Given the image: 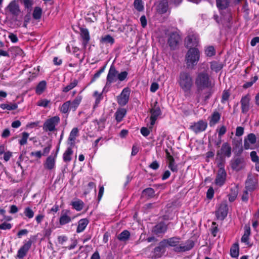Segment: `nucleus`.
<instances>
[{
    "mask_svg": "<svg viewBox=\"0 0 259 259\" xmlns=\"http://www.w3.org/2000/svg\"><path fill=\"white\" fill-rule=\"evenodd\" d=\"M160 244L162 247H174L175 251L177 252L189 251L194 246L193 241L187 240L184 243H181V238L178 237L163 239Z\"/></svg>",
    "mask_w": 259,
    "mask_h": 259,
    "instance_id": "nucleus-1",
    "label": "nucleus"
},
{
    "mask_svg": "<svg viewBox=\"0 0 259 259\" xmlns=\"http://www.w3.org/2000/svg\"><path fill=\"white\" fill-rule=\"evenodd\" d=\"M178 82L185 96H188L190 94L193 85V80L189 73L184 71L181 72L179 76Z\"/></svg>",
    "mask_w": 259,
    "mask_h": 259,
    "instance_id": "nucleus-2",
    "label": "nucleus"
},
{
    "mask_svg": "<svg viewBox=\"0 0 259 259\" xmlns=\"http://www.w3.org/2000/svg\"><path fill=\"white\" fill-rule=\"evenodd\" d=\"M195 84L198 92L212 87L211 79L206 71L199 72L196 74Z\"/></svg>",
    "mask_w": 259,
    "mask_h": 259,
    "instance_id": "nucleus-3",
    "label": "nucleus"
},
{
    "mask_svg": "<svg viewBox=\"0 0 259 259\" xmlns=\"http://www.w3.org/2000/svg\"><path fill=\"white\" fill-rule=\"evenodd\" d=\"M200 58V54L197 48H190L188 50L186 55L185 61L189 68H193L198 62Z\"/></svg>",
    "mask_w": 259,
    "mask_h": 259,
    "instance_id": "nucleus-4",
    "label": "nucleus"
},
{
    "mask_svg": "<svg viewBox=\"0 0 259 259\" xmlns=\"http://www.w3.org/2000/svg\"><path fill=\"white\" fill-rule=\"evenodd\" d=\"M60 118L58 116H55L47 119L43 124V130L45 132H54L57 131L56 126L59 124Z\"/></svg>",
    "mask_w": 259,
    "mask_h": 259,
    "instance_id": "nucleus-5",
    "label": "nucleus"
},
{
    "mask_svg": "<svg viewBox=\"0 0 259 259\" xmlns=\"http://www.w3.org/2000/svg\"><path fill=\"white\" fill-rule=\"evenodd\" d=\"M216 2L221 14L224 19L229 20L231 17L230 11L228 9L230 0H216Z\"/></svg>",
    "mask_w": 259,
    "mask_h": 259,
    "instance_id": "nucleus-6",
    "label": "nucleus"
},
{
    "mask_svg": "<svg viewBox=\"0 0 259 259\" xmlns=\"http://www.w3.org/2000/svg\"><path fill=\"white\" fill-rule=\"evenodd\" d=\"M131 90L128 88L123 89L121 94L117 97V103L120 106L125 105L129 100Z\"/></svg>",
    "mask_w": 259,
    "mask_h": 259,
    "instance_id": "nucleus-7",
    "label": "nucleus"
},
{
    "mask_svg": "<svg viewBox=\"0 0 259 259\" xmlns=\"http://www.w3.org/2000/svg\"><path fill=\"white\" fill-rule=\"evenodd\" d=\"M231 150L230 145L225 142L223 144L221 149L217 152V156L222 159L225 157H230L231 156Z\"/></svg>",
    "mask_w": 259,
    "mask_h": 259,
    "instance_id": "nucleus-8",
    "label": "nucleus"
},
{
    "mask_svg": "<svg viewBox=\"0 0 259 259\" xmlns=\"http://www.w3.org/2000/svg\"><path fill=\"white\" fill-rule=\"evenodd\" d=\"M207 126V123L206 121L202 120L198 122H193L190 125V129L195 133L198 134L204 131Z\"/></svg>",
    "mask_w": 259,
    "mask_h": 259,
    "instance_id": "nucleus-9",
    "label": "nucleus"
},
{
    "mask_svg": "<svg viewBox=\"0 0 259 259\" xmlns=\"http://www.w3.org/2000/svg\"><path fill=\"white\" fill-rule=\"evenodd\" d=\"M117 73L118 71L116 70L115 67L113 65H111L107 76L106 86L110 85L112 83L117 80Z\"/></svg>",
    "mask_w": 259,
    "mask_h": 259,
    "instance_id": "nucleus-10",
    "label": "nucleus"
},
{
    "mask_svg": "<svg viewBox=\"0 0 259 259\" xmlns=\"http://www.w3.org/2000/svg\"><path fill=\"white\" fill-rule=\"evenodd\" d=\"M150 112L151 116L150 118V125L149 128L152 129L158 117L161 114V110L159 107L154 106L150 109Z\"/></svg>",
    "mask_w": 259,
    "mask_h": 259,
    "instance_id": "nucleus-11",
    "label": "nucleus"
},
{
    "mask_svg": "<svg viewBox=\"0 0 259 259\" xmlns=\"http://www.w3.org/2000/svg\"><path fill=\"white\" fill-rule=\"evenodd\" d=\"M227 174L224 168L221 167L218 171L217 177L215 180V184L219 186H223L226 180Z\"/></svg>",
    "mask_w": 259,
    "mask_h": 259,
    "instance_id": "nucleus-12",
    "label": "nucleus"
},
{
    "mask_svg": "<svg viewBox=\"0 0 259 259\" xmlns=\"http://www.w3.org/2000/svg\"><path fill=\"white\" fill-rule=\"evenodd\" d=\"M251 100L249 94H247L243 96L241 99V108L242 113H246L249 110L250 101Z\"/></svg>",
    "mask_w": 259,
    "mask_h": 259,
    "instance_id": "nucleus-13",
    "label": "nucleus"
},
{
    "mask_svg": "<svg viewBox=\"0 0 259 259\" xmlns=\"http://www.w3.org/2000/svg\"><path fill=\"white\" fill-rule=\"evenodd\" d=\"M31 245L32 241L31 240H29L28 241L24 242L23 245L22 246L18 251L17 257L19 258H23L30 248Z\"/></svg>",
    "mask_w": 259,
    "mask_h": 259,
    "instance_id": "nucleus-14",
    "label": "nucleus"
},
{
    "mask_svg": "<svg viewBox=\"0 0 259 259\" xmlns=\"http://www.w3.org/2000/svg\"><path fill=\"white\" fill-rule=\"evenodd\" d=\"M180 39V36L177 32L171 33L168 39L167 42L171 49H175Z\"/></svg>",
    "mask_w": 259,
    "mask_h": 259,
    "instance_id": "nucleus-15",
    "label": "nucleus"
},
{
    "mask_svg": "<svg viewBox=\"0 0 259 259\" xmlns=\"http://www.w3.org/2000/svg\"><path fill=\"white\" fill-rule=\"evenodd\" d=\"M199 42V38L197 34H193L187 36L185 40L186 46L187 48H193V47L197 46Z\"/></svg>",
    "mask_w": 259,
    "mask_h": 259,
    "instance_id": "nucleus-16",
    "label": "nucleus"
},
{
    "mask_svg": "<svg viewBox=\"0 0 259 259\" xmlns=\"http://www.w3.org/2000/svg\"><path fill=\"white\" fill-rule=\"evenodd\" d=\"M70 211L68 209L63 210L59 219V223L61 225H64L71 222L73 218L70 216Z\"/></svg>",
    "mask_w": 259,
    "mask_h": 259,
    "instance_id": "nucleus-17",
    "label": "nucleus"
},
{
    "mask_svg": "<svg viewBox=\"0 0 259 259\" xmlns=\"http://www.w3.org/2000/svg\"><path fill=\"white\" fill-rule=\"evenodd\" d=\"M228 213V206L226 203L221 204L218 209L216 211V216L218 219L224 220Z\"/></svg>",
    "mask_w": 259,
    "mask_h": 259,
    "instance_id": "nucleus-18",
    "label": "nucleus"
},
{
    "mask_svg": "<svg viewBox=\"0 0 259 259\" xmlns=\"http://www.w3.org/2000/svg\"><path fill=\"white\" fill-rule=\"evenodd\" d=\"M256 142V138L254 134H249L247 135V138L244 140V147L246 150L249 149H253V147L251 146V145L254 144Z\"/></svg>",
    "mask_w": 259,
    "mask_h": 259,
    "instance_id": "nucleus-19",
    "label": "nucleus"
},
{
    "mask_svg": "<svg viewBox=\"0 0 259 259\" xmlns=\"http://www.w3.org/2000/svg\"><path fill=\"white\" fill-rule=\"evenodd\" d=\"M80 35L82 39V45L85 49L90 40V36L89 30L87 28H81L80 29Z\"/></svg>",
    "mask_w": 259,
    "mask_h": 259,
    "instance_id": "nucleus-20",
    "label": "nucleus"
},
{
    "mask_svg": "<svg viewBox=\"0 0 259 259\" xmlns=\"http://www.w3.org/2000/svg\"><path fill=\"white\" fill-rule=\"evenodd\" d=\"M56 156L57 153L54 156L50 155L47 158L44 164L45 168L51 170L55 167Z\"/></svg>",
    "mask_w": 259,
    "mask_h": 259,
    "instance_id": "nucleus-21",
    "label": "nucleus"
},
{
    "mask_svg": "<svg viewBox=\"0 0 259 259\" xmlns=\"http://www.w3.org/2000/svg\"><path fill=\"white\" fill-rule=\"evenodd\" d=\"M7 10L15 16H18L20 12L19 6L16 1L11 2L7 7Z\"/></svg>",
    "mask_w": 259,
    "mask_h": 259,
    "instance_id": "nucleus-22",
    "label": "nucleus"
},
{
    "mask_svg": "<svg viewBox=\"0 0 259 259\" xmlns=\"http://www.w3.org/2000/svg\"><path fill=\"white\" fill-rule=\"evenodd\" d=\"M79 130L77 127H74L71 130L68 139V144L71 146L75 144L76 138L78 136Z\"/></svg>",
    "mask_w": 259,
    "mask_h": 259,
    "instance_id": "nucleus-23",
    "label": "nucleus"
},
{
    "mask_svg": "<svg viewBox=\"0 0 259 259\" xmlns=\"http://www.w3.org/2000/svg\"><path fill=\"white\" fill-rule=\"evenodd\" d=\"M167 229V226L163 223H160L156 225L152 230L154 233L156 234L164 233Z\"/></svg>",
    "mask_w": 259,
    "mask_h": 259,
    "instance_id": "nucleus-24",
    "label": "nucleus"
},
{
    "mask_svg": "<svg viewBox=\"0 0 259 259\" xmlns=\"http://www.w3.org/2000/svg\"><path fill=\"white\" fill-rule=\"evenodd\" d=\"M250 235V228L249 225H245L244 227V233L241 237V242L246 245L249 244V236Z\"/></svg>",
    "mask_w": 259,
    "mask_h": 259,
    "instance_id": "nucleus-25",
    "label": "nucleus"
},
{
    "mask_svg": "<svg viewBox=\"0 0 259 259\" xmlns=\"http://www.w3.org/2000/svg\"><path fill=\"white\" fill-rule=\"evenodd\" d=\"M166 158L168 161V168L173 172H177L178 167L175 163L174 158L167 151H166Z\"/></svg>",
    "mask_w": 259,
    "mask_h": 259,
    "instance_id": "nucleus-26",
    "label": "nucleus"
},
{
    "mask_svg": "<svg viewBox=\"0 0 259 259\" xmlns=\"http://www.w3.org/2000/svg\"><path fill=\"white\" fill-rule=\"evenodd\" d=\"M257 186L255 180L252 177H248L246 181V189L248 191L254 190Z\"/></svg>",
    "mask_w": 259,
    "mask_h": 259,
    "instance_id": "nucleus-27",
    "label": "nucleus"
},
{
    "mask_svg": "<svg viewBox=\"0 0 259 259\" xmlns=\"http://www.w3.org/2000/svg\"><path fill=\"white\" fill-rule=\"evenodd\" d=\"M89 223L87 219H82L78 221L76 232L79 233L83 232Z\"/></svg>",
    "mask_w": 259,
    "mask_h": 259,
    "instance_id": "nucleus-28",
    "label": "nucleus"
},
{
    "mask_svg": "<svg viewBox=\"0 0 259 259\" xmlns=\"http://www.w3.org/2000/svg\"><path fill=\"white\" fill-rule=\"evenodd\" d=\"M126 113V110L124 108L118 109L115 113V119L117 122L122 121Z\"/></svg>",
    "mask_w": 259,
    "mask_h": 259,
    "instance_id": "nucleus-29",
    "label": "nucleus"
},
{
    "mask_svg": "<svg viewBox=\"0 0 259 259\" xmlns=\"http://www.w3.org/2000/svg\"><path fill=\"white\" fill-rule=\"evenodd\" d=\"M220 118V114L218 111L214 112L212 114L210 120L209 121L210 126H212L215 125L219 121Z\"/></svg>",
    "mask_w": 259,
    "mask_h": 259,
    "instance_id": "nucleus-30",
    "label": "nucleus"
},
{
    "mask_svg": "<svg viewBox=\"0 0 259 259\" xmlns=\"http://www.w3.org/2000/svg\"><path fill=\"white\" fill-rule=\"evenodd\" d=\"M73 154V150L71 147H68L63 155V160L68 162L71 160V155Z\"/></svg>",
    "mask_w": 259,
    "mask_h": 259,
    "instance_id": "nucleus-31",
    "label": "nucleus"
},
{
    "mask_svg": "<svg viewBox=\"0 0 259 259\" xmlns=\"http://www.w3.org/2000/svg\"><path fill=\"white\" fill-rule=\"evenodd\" d=\"M71 205L77 211H80L82 210L84 206L83 202L79 199H77L75 201L71 202Z\"/></svg>",
    "mask_w": 259,
    "mask_h": 259,
    "instance_id": "nucleus-32",
    "label": "nucleus"
},
{
    "mask_svg": "<svg viewBox=\"0 0 259 259\" xmlns=\"http://www.w3.org/2000/svg\"><path fill=\"white\" fill-rule=\"evenodd\" d=\"M47 83L45 81L43 80L40 81L37 85L35 92L37 95L41 94L46 89Z\"/></svg>",
    "mask_w": 259,
    "mask_h": 259,
    "instance_id": "nucleus-33",
    "label": "nucleus"
},
{
    "mask_svg": "<svg viewBox=\"0 0 259 259\" xmlns=\"http://www.w3.org/2000/svg\"><path fill=\"white\" fill-rule=\"evenodd\" d=\"M242 160L240 158H237L232 161L231 167L233 169L239 170L242 167Z\"/></svg>",
    "mask_w": 259,
    "mask_h": 259,
    "instance_id": "nucleus-34",
    "label": "nucleus"
},
{
    "mask_svg": "<svg viewBox=\"0 0 259 259\" xmlns=\"http://www.w3.org/2000/svg\"><path fill=\"white\" fill-rule=\"evenodd\" d=\"M0 107L3 110L7 109L8 110H14L18 108V105L16 103L8 104H2L0 105Z\"/></svg>",
    "mask_w": 259,
    "mask_h": 259,
    "instance_id": "nucleus-35",
    "label": "nucleus"
},
{
    "mask_svg": "<svg viewBox=\"0 0 259 259\" xmlns=\"http://www.w3.org/2000/svg\"><path fill=\"white\" fill-rule=\"evenodd\" d=\"M230 255L233 257H237L239 255V245L237 243L234 244L230 249Z\"/></svg>",
    "mask_w": 259,
    "mask_h": 259,
    "instance_id": "nucleus-36",
    "label": "nucleus"
},
{
    "mask_svg": "<svg viewBox=\"0 0 259 259\" xmlns=\"http://www.w3.org/2000/svg\"><path fill=\"white\" fill-rule=\"evenodd\" d=\"M130 236V233L129 231L127 230H124L118 235L117 238L120 241H126L129 239Z\"/></svg>",
    "mask_w": 259,
    "mask_h": 259,
    "instance_id": "nucleus-37",
    "label": "nucleus"
},
{
    "mask_svg": "<svg viewBox=\"0 0 259 259\" xmlns=\"http://www.w3.org/2000/svg\"><path fill=\"white\" fill-rule=\"evenodd\" d=\"M81 100L82 97L77 96L72 102H71L70 109L72 108L74 110H75L80 104Z\"/></svg>",
    "mask_w": 259,
    "mask_h": 259,
    "instance_id": "nucleus-38",
    "label": "nucleus"
},
{
    "mask_svg": "<svg viewBox=\"0 0 259 259\" xmlns=\"http://www.w3.org/2000/svg\"><path fill=\"white\" fill-rule=\"evenodd\" d=\"M101 41L104 44H110L112 45L114 42V39L110 35H106L102 36L101 39Z\"/></svg>",
    "mask_w": 259,
    "mask_h": 259,
    "instance_id": "nucleus-39",
    "label": "nucleus"
},
{
    "mask_svg": "<svg viewBox=\"0 0 259 259\" xmlns=\"http://www.w3.org/2000/svg\"><path fill=\"white\" fill-rule=\"evenodd\" d=\"M71 101H68L63 104L60 107V110L63 113H67L70 108Z\"/></svg>",
    "mask_w": 259,
    "mask_h": 259,
    "instance_id": "nucleus-40",
    "label": "nucleus"
},
{
    "mask_svg": "<svg viewBox=\"0 0 259 259\" xmlns=\"http://www.w3.org/2000/svg\"><path fill=\"white\" fill-rule=\"evenodd\" d=\"M222 67V64L219 62L213 61L211 63L210 68L211 70L215 72H218L221 70Z\"/></svg>",
    "mask_w": 259,
    "mask_h": 259,
    "instance_id": "nucleus-41",
    "label": "nucleus"
},
{
    "mask_svg": "<svg viewBox=\"0 0 259 259\" xmlns=\"http://www.w3.org/2000/svg\"><path fill=\"white\" fill-rule=\"evenodd\" d=\"M22 137L19 141L20 145H24L27 144V140L29 138V134L26 132H23L21 134Z\"/></svg>",
    "mask_w": 259,
    "mask_h": 259,
    "instance_id": "nucleus-42",
    "label": "nucleus"
},
{
    "mask_svg": "<svg viewBox=\"0 0 259 259\" xmlns=\"http://www.w3.org/2000/svg\"><path fill=\"white\" fill-rule=\"evenodd\" d=\"M78 81L77 80H74L72 82H70L68 85H67L66 87H64L62 91L65 93H67L70 90L73 89L74 87H75L77 84Z\"/></svg>",
    "mask_w": 259,
    "mask_h": 259,
    "instance_id": "nucleus-43",
    "label": "nucleus"
},
{
    "mask_svg": "<svg viewBox=\"0 0 259 259\" xmlns=\"http://www.w3.org/2000/svg\"><path fill=\"white\" fill-rule=\"evenodd\" d=\"M51 103V101L46 99L39 100L36 103L38 106L46 108L49 106Z\"/></svg>",
    "mask_w": 259,
    "mask_h": 259,
    "instance_id": "nucleus-44",
    "label": "nucleus"
},
{
    "mask_svg": "<svg viewBox=\"0 0 259 259\" xmlns=\"http://www.w3.org/2000/svg\"><path fill=\"white\" fill-rule=\"evenodd\" d=\"M24 215L28 219H32L34 217V212L29 207H27L24 210Z\"/></svg>",
    "mask_w": 259,
    "mask_h": 259,
    "instance_id": "nucleus-45",
    "label": "nucleus"
},
{
    "mask_svg": "<svg viewBox=\"0 0 259 259\" xmlns=\"http://www.w3.org/2000/svg\"><path fill=\"white\" fill-rule=\"evenodd\" d=\"M41 9L39 7H35L33 13V17L35 19H39L41 16Z\"/></svg>",
    "mask_w": 259,
    "mask_h": 259,
    "instance_id": "nucleus-46",
    "label": "nucleus"
},
{
    "mask_svg": "<svg viewBox=\"0 0 259 259\" xmlns=\"http://www.w3.org/2000/svg\"><path fill=\"white\" fill-rule=\"evenodd\" d=\"M134 5L137 11L139 12L143 11L144 6L142 0H135Z\"/></svg>",
    "mask_w": 259,
    "mask_h": 259,
    "instance_id": "nucleus-47",
    "label": "nucleus"
},
{
    "mask_svg": "<svg viewBox=\"0 0 259 259\" xmlns=\"http://www.w3.org/2000/svg\"><path fill=\"white\" fill-rule=\"evenodd\" d=\"M205 54L207 56H212L215 54V50L213 47L209 46L207 47L205 50Z\"/></svg>",
    "mask_w": 259,
    "mask_h": 259,
    "instance_id": "nucleus-48",
    "label": "nucleus"
},
{
    "mask_svg": "<svg viewBox=\"0 0 259 259\" xmlns=\"http://www.w3.org/2000/svg\"><path fill=\"white\" fill-rule=\"evenodd\" d=\"M143 193L144 195L151 197L154 195L155 191L153 189L151 188H148L145 189Z\"/></svg>",
    "mask_w": 259,
    "mask_h": 259,
    "instance_id": "nucleus-49",
    "label": "nucleus"
},
{
    "mask_svg": "<svg viewBox=\"0 0 259 259\" xmlns=\"http://www.w3.org/2000/svg\"><path fill=\"white\" fill-rule=\"evenodd\" d=\"M93 189H95V192H96V189L95 184L93 182H90L88 185V188L85 190L84 194L87 195V194L89 193L90 191Z\"/></svg>",
    "mask_w": 259,
    "mask_h": 259,
    "instance_id": "nucleus-50",
    "label": "nucleus"
},
{
    "mask_svg": "<svg viewBox=\"0 0 259 259\" xmlns=\"http://www.w3.org/2000/svg\"><path fill=\"white\" fill-rule=\"evenodd\" d=\"M127 74L128 73L126 71H123L120 73H117V79L122 81L127 77Z\"/></svg>",
    "mask_w": 259,
    "mask_h": 259,
    "instance_id": "nucleus-51",
    "label": "nucleus"
},
{
    "mask_svg": "<svg viewBox=\"0 0 259 259\" xmlns=\"http://www.w3.org/2000/svg\"><path fill=\"white\" fill-rule=\"evenodd\" d=\"M251 160L253 162H258L259 161V157L256 153V152L254 151H253L250 152V154Z\"/></svg>",
    "mask_w": 259,
    "mask_h": 259,
    "instance_id": "nucleus-52",
    "label": "nucleus"
},
{
    "mask_svg": "<svg viewBox=\"0 0 259 259\" xmlns=\"http://www.w3.org/2000/svg\"><path fill=\"white\" fill-rule=\"evenodd\" d=\"M257 79L258 77L257 76H254V77L251 81L247 82L245 84H244L243 87L244 88H248L250 87Z\"/></svg>",
    "mask_w": 259,
    "mask_h": 259,
    "instance_id": "nucleus-53",
    "label": "nucleus"
},
{
    "mask_svg": "<svg viewBox=\"0 0 259 259\" xmlns=\"http://www.w3.org/2000/svg\"><path fill=\"white\" fill-rule=\"evenodd\" d=\"M24 5L25 7L28 9H31L33 5L32 0H20Z\"/></svg>",
    "mask_w": 259,
    "mask_h": 259,
    "instance_id": "nucleus-54",
    "label": "nucleus"
},
{
    "mask_svg": "<svg viewBox=\"0 0 259 259\" xmlns=\"http://www.w3.org/2000/svg\"><path fill=\"white\" fill-rule=\"evenodd\" d=\"M230 97V94L228 91H224L223 93L222 97V102L225 103L227 101H228L229 98Z\"/></svg>",
    "mask_w": 259,
    "mask_h": 259,
    "instance_id": "nucleus-55",
    "label": "nucleus"
},
{
    "mask_svg": "<svg viewBox=\"0 0 259 259\" xmlns=\"http://www.w3.org/2000/svg\"><path fill=\"white\" fill-rule=\"evenodd\" d=\"M218 136L220 138H221L226 133L227 128L226 126L222 125L219 130H218Z\"/></svg>",
    "mask_w": 259,
    "mask_h": 259,
    "instance_id": "nucleus-56",
    "label": "nucleus"
},
{
    "mask_svg": "<svg viewBox=\"0 0 259 259\" xmlns=\"http://www.w3.org/2000/svg\"><path fill=\"white\" fill-rule=\"evenodd\" d=\"M8 37L9 39L11 40V42L13 43H16L18 41L17 36L13 33L10 32Z\"/></svg>",
    "mask_w": 259,
    "mask_h": 259,
    "instance_id": "nucleus-57",
    "label": "nucleus"
},
{
    "mask_svg": "<svg viewBox=\"0 0 259 259\" xmlns=\"http://www.w3.org/2000/svg\"><path fill=\"white\" fill-rule=\"evenodd\" d=\"M244 134V128L242 126H237L236 130L235 135L237 137H240Z\"/></svg>",
    "mask_w": 259,
    "mask_h": 259,
    "instance_id": "nucleus-58",
    "label": "nucleus"
},
{
    "mask_svg": "<svg viewBox=\"0 0 259 259\" xmlns=\"http://www.w3.org/2000/svg\"><path fill=\"white\" fill-rule=\"evenodd\" d=\"M12 228V225L10 223L4 222L0 225V229L9 230Z\"/></svg>",
    "mask_w": 259,
    "mask_h": 259,
    "instance_id": "nucleus-59",
    "label": "nucleus"
},
{
    "mask_svg": "<svg viewBox=\"0 0 259 259\" xmlns=\"http://www.w3.org/2000/svg\"><path fill=\"white\" fill-rule=\"evenodd\" d=\"M214 195V190L212 187H210L207 192V198L209 199H211Z\"/></svg>",
    "mask_w": 259,
    "mask_h": 259,
    "instance_id": "nucleus-60",
    "label": "nucleus"
},
{
    "mask_svg": "<svg viewBox=\"0 0 259 259\" xmlns=\"http://www.w3.org/2000/svg\"><path fill=\"white\" fill-rule=\"evenodd\" d=\"M141 133L144 137H147L150 134V130L146 127H142L141 129Z\"/></svg>",
    "mask_w": 259,
    "mask_h": 259,
    "instance_id": "nucleus-61",
    "label": "nucleus"
},
{
    "mask_svg": "<svg viewBox=\"0 0 259 259\" xmlns=\"http://www.w3.org/2000/svg\"><path fill=\"white\" fill-rule=\"evenodd\" d=\"M158 84L156 82H153L151 84L150 87V91L152 93L155 92L158 89Z\"/></svg>",
    "mask_w": 259,
    "mask_h": 259,
    "instance_id": "nucleus-62",
    "label": "nucleus"
},
{
    "mask_svg": "<svg viewBox=\"0 0 259 259\" xmlns=\"http://www.w3.org/2000/svg\"><path fill=\"white\" fill-rule=\"evenodd\" d=\"M45 218V215L42 214H38L35 217V220L38 224L41 223L43 219Z\"/></svg>",
    "mask_w": 259,
    "mask_h": 259,
    "instance_id": "nucleus-63",
    "label": "nucleus"
},
{
    "mask_svg": "<svg viewBox=\"0 0 259 259\" xmlns=\"http://www.w3.org/2000/svg\"><path fill=\"white\" fill-rule=\"evenodd\" d=\"M149 167L153 169L156 170L159 168V165L157 161H154L150 164Z\"/></svg>",
    "mask_w": 259,
    "mask_h": 259,
    "instance_id": "nucleus-64",
    "label": "nucleus"
}]
</instances>
